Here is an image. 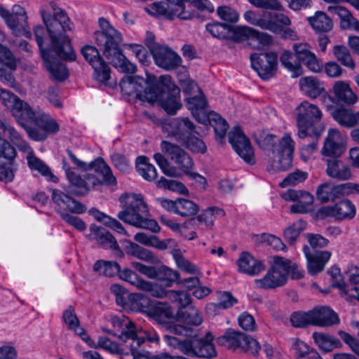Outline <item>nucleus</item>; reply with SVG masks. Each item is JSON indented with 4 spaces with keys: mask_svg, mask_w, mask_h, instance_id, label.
I'll use <instances>...</instances> for the list:
<instances>
[{
    "mask_svg": "<svg viewBox=\"0 0 359 359\" xmlns=\"http://www.w3.org/2000/svg\"><path fill=\"white\" fill-rule=\"evenodd\" d=\"M50 6L52 13L43 10L41 14L49 39L52 40V50H43L41 57L46 68L51 76L55 79L62 81L68 77V72L66 65L57 60L74 61L76 58L67 35L68 32L74 29V23L67 12L56 3L51 1Z\"/></svg>",
    "mask_w": 359,
    "mask_h": 359,
    "instance_id": "1",
    "label": "nucleus"
},
{
    "mask_svg": "<svg viewBox=\"0 0 359 359\" xmlns=\"http://www.w3.org/2000/svg\"><path fill=\"white\" fill-rule=\"evenodd\" d=\"M166 329L168 333L163 336L165 343L184 355L201 358L216 355L212 343L213 338L210 333L207 334L205 338H199L191 328L181 324L169 325Z\"/></svg>",
    "mask_w": 359,
    "mask_h": 359,
    "instance_id": "2",
    "label": "nucleus"
},
{
    "mask_svg": "<svg viewBox=\"0 0 359 359\" xmlns=\"http://www.w3.org/2000/svg\"><path fill=\"white\" fill-rule=\"evenodd\" d=\"M100 30L94 33L96 44L102 48L103 55L119 72L134 74L137 71L135 64L129 61L120 48L121 34L110 22L102 18L99 20Z\"/></svg>",
    "mask_w": 359,
    "mask_h": 359,
    "instance_id": "3",
    "label": "nucleus"
},
{
    "mask_svg": "<svg viewBox=\"0 0 359 359\" xmlns=\"http://www.w3.org/2000/svg\"><path fill=\"white\" fill-rule=\"evenodd\" d=\"M254 137L262 149L271 152L269 170L284 171L292 166L294 144L288 133H285L279 140L265 130H259L255 133Z\"/></svg>",
    "mask_w": 359,
    "mask_h": 359,
    "instance_id": "4",
    "label": "nucleus"
},
{
    "mask_svg": "<svg viewBox=\"0 0 359 359\" xmlns=\"http://www.w3.org/2000/svg\"><path fill=\"white\" fill-rule=\"evenodd\" d=\"M120 202L122 210L117 215L119 219L133 226L149 229L154 233L160 231V226L155 220L147 218L149 214L148 208L140 194H123L120 197Z\"/></svg>",
    "mask_w": 359,
    "mask_h": 359,
    "instance_id": "5",
    "label": "nucleus"
},
{
    "mask_svg": "<svg viewBox=\"0 0 359 359\" xmlns=\"http://www.w3.org/2000/svg\"><path fill=\"white\" fill-rule=\"evenodd\" d=\"M152 95L155 97L149 99V102H158L159 105L169 114H175L182 107L180 102V89L169 75H163L154 84Z\"/></svg>",
    "mask_w": 359,
    "mask_h": 359,
    "instance_id": "6",
    "label": "nucleus"
},
{
    "mask_svg": "<svg viewBox=\"0 0 359 359\" xmlns=\"http://www.w3.org/2000/svg\"><path fill=\"white\" fill-rule=\"evenodd\" d=\"M296 111L299 137L303 139L311 135L318 137L323 130V128L318 125L323 116L319 107L308 101H304L297 107Z\"/></svg>",
    "mask_w": 359,
    "mask_h": 359,
    "instance_id": "7",
    "label": "nucleus"
},
{
    "mask_svg": "<svg viewBox=\"0 0 359 359\" xmlns=\"http://www.w3.org/2000/svg\"><path fill=\"white\" fill-rule=\"evenodd\" d=\"M0 101L10 111L16 122L26 130L27 127L34 117L36 111L29 103L6 89L0 88Z\"/></svg>",
    "mask_w": 359,
    "mask_h": 359,
    "instance_id": "8",
    "label": "nucleus"
},
{
    "mask_svg": "<svg viewBox=\"0 0 359 359\" xmlns=\"http://www.w3.org/2000/svg\"><path fill=\"white\" fill-rule=\"evenodd\" d=\"M31 123H34V126L29 124L25 131L27 136L34 141H44L49 135L56 134L60 130L57 121L42 111H36Z\"/></svg>",
    "mask_w": 359,
    "mask_h": 359,
    "instance_id": "9",
    "label": "nucleus"
},
{
    "mask_svg": "<svg viewBox=\"0 0 359 359\" xmlns=\"http://www.w3.org/2000/svg\"><path fill=\"white\" fill-rule=\"evenodd\" d=\"M0 16L15 36H25L31 39L32 33L27 22V13L20 5H14L11 11L0 7Z\"/></svg>",
    "mask_w": 359,
    "mask_h": 359,
    "instance_id": "10",
    "label": "nucleus"
},
{
    "mask_svg": "<svg viewBox=\"0 0 359 359\" xmlns=\"http://www.w3.org/2000/svg\"><path fill=\"white\" fill-rule=\"evenodd\" d=\"M273 264L261 279H256V285L263 289H274L284 285L287 282L286 268L289 266L285 258L279 256L273 257Z\"/></svg>",
    "mask_w": 359,
    "mask_h": 359,
    "instance_id": "11",
    "label": "nucleus"
},
{
    "mask_svg": "<svg viewBox=\"0 0 359 359\" xmlns=\"http://www.w3.org/2000/svg\"><path fill=\"white\" fill-rule=\"evenodd\" d=\"M120 87L122 93L128 97L147 101L155 97L151 95L154 85L140 76L125 75L120 81Z\"/></svg>",
    "mask_w": 359,
    "mask_h": 359,
    "instance_id": "12",
    "label": "nucleus"
},
{
    "mask_svg": "<svg viewBox=\"0 0 359 359\" xmlns=\"http://www.w3.org/2000/svg\"><path fill=\"white\" fill-rule=\"evenodd\" d=\"M252 69L260 78L268 80L273 77L278 69V54L273 51L250 55Z\"/></svg>",
    "mask_w": 359,
    "mask_h": 359,
    "instance_id": "13",
    "label": "nucleus"
},
{
    "mask_svg": "<svg viewBox=\"0 0 359 359\" xmlns=\"http://www.w3.org/2000/svg\"><path fill=\"white\" fill-rule=\"evenodd\" d=\"M153 15H159L172 20L177 17L182 20H191L194 14L185 10L184 0H168L167 2L154 3L151 7Z\"/></svg>",
    "mask_w": 359,
    "mask_h": 359,
    "instance_id": "14",
    "label": "nucleus"
},
{
    "mask_svg": "<svg viewBox=\"0 0 359 359\" xmlns=\"http://www.w3.org/2000/svg\"><path fill=\"white\" fill-rule=\"evenodd\" d=\"M111 323L115 331L114 337L124 342L130 339L137 346L143 344V338L138 336L140 332L138 327L128 318L114 316L111 318Z\"/></svg>",
    "mask_w": 359,
    "mask_h": 359,
    "instance_id": "15",
    "label": "nucleus"
},
{
    "mask_svg": "<svg viewBox=\"0 0 359 359\" xmlns=\"http://www.w3.org/2000/svg\"><path fill=\"white\" fill-rule=\"evenodd\" d=\"M85 60L94 69L95 79L106 83L110 78V67L100 56L98 50L92 46H85L81 49Z\"/></svg>",
    "mask_w": 359,
    "mask_h": 359,
    "instance_id": "16",
    "label": "nucleus"
},
{
    "mask_svg": "<svg viewBox=\"0 0 359 359\" xmlns=\"http://www.w3.org/2000/svg\"><path fill=\"white\" fill-rule=\"evenodd\" d=\"M355 214V206L349 199L341 200L333 205L324 206L318 210V215L322 219L332 217L336 221L352 219Z\"/></svg>",
    "mask_w": 359,
    "mask_h": 359,
    "instance_id": "17",
    "label": "nucleus"
},
{
    "mask_svg": "<svg viewBox=\"0 0 359 359\" xmlns=\"http://www.w3.org/2000/svg\"><path fill=\"white\" fill-rule=\"evenodd\" d=\"M229 140L236 152L249 164L255 163L254 149L249 139L236 126L229 133Z\"/></svg>",
    "mask_w": 359,
    "mask_h": 359,
    "instance_id": "18",
    "label": "nucleus"
},
{
    "mask_svg": "<svg viewBox=\"0 0 359 359\" xmlns=\"http://www.w3.org/2000/svg\"><path fill=\"white\" fill-rule=\"evenodd\" d=\"M346 150V138L335 129L328 130L321 149L323 160L325 158L340 157Z\"/></svg>",
    "mask_w": 359,
    "mask_h": 359,
    "instance_id": "19",
    "label": "nucleus"
},
{
    "mask_svg": "<svg viewBox=\"0 0 359 359\" xmlns=\"http://www.w3.org/2000/svg\"><path fill=\"white\" fill-rule=\"evenodd\" d=\"M163 152L168 155L184 173L189 172L192 168L194 162L189 154L180 146L167 140H163L161 143Z\"/></svg>",
    "mask_w": 359,
    "mask_h": 359,
    "instance_id": "20",
    "label": "nucleus"
},
{
    "mask_svg": "<svg viewBox=\"0 0 359 359\" xmlns=\"http://www.w3.org/2000/svg\"><path fill=\"white\" fill-rule=\"evenodd\" d=\"M118 277L125 281L130 283L137 288L147 292L154 297H161L165 295L163 287L157 284H154L149 281L144 280L140 278L137 274L129 269H119Z\"/></svg>",
    "mask_w": 359,
    "mask_h": 359,
    "instance_id": "21",
    "label": "nucleus"
},
{
    "mask_svg": "<svg viewBox=\"0 0 359 359\" xmlns=\"http://www.w3.org/2000/svg\"><path fill=\"white\" fill-rule=\"evenodd\" d=\"M295 57L299 65H304L310 71L320 73L323 70V64L316 55L311 50L307 43H294L292 46Z\"/></svg>",
    "mask_w": 359,
    "mask_h": 359,
    "instance_id": "22",
    "label": "nucleus"
},
{
    "mask_svg": "<svg viewBox=\"0 0 359 359\" xmlns=\"http://www.w3.org/2000/svg\"><path fill=\"white\" fill-rule=\"evenodd\" d=\"M167 128L168 136L172 137L176 141L182 144L192 133H199L196 130L193 122L188 118H177L172 119Z\"/></svg>",
    "mask_w": 359,
    "mask_h": 359,
    "instance_id": "23",
    "label": "nucleus"
},
{
    "mask_svg": "<svg viewBox=\"0 0 359 359\" xmlns=\"http://www.w3.org/2000/svg\"><path fill=\"white\" fill-rule=\"evenodd\" d=\"M90 170H94L101 175V179L93 174L91 182L95 188L98 186L116 187V177L114 175L111 168L102 158H97L91 162Z\"/></svg>",
    "mask_w": 359,
    "mask_h": 359,
    "instance_id": "24",
    "label": "nucleus"
},
{
    "mask_svg": "<svg viewBox=\"0 0 359 359\" xmlns=\"http://www.w3.org/2000/svg\"><path fill=\"white\" fill-rule=\"evenodd\" d=\"M51 199L59 210H68L73 213L81 214L86 211V207L59 189L51 190Z\"/></svg>",
    "mask_w": 359,
    "mask_h": 359,
    "instance_id": "25",
    "label": "nucleus"
},
{
    "mask_svg": "<svg viewBox=\"0 0 359 359\" xmlns=\"http://www.w3.org/2000/svg\"><path fill=\"white\" fill-rule=\"evenodd\" d=\"M326 163V174L331 178L345 181L352 177V172L350 165L341 160L339 157L325 158L323 160Z\"/></svg>",
    "mask_w": 359,
    "mask_h": 359,
    "instance_id": "26",
    "label": "nucleus"
},
{
    "mask_svg": "<svg viewBox=\"0 0 359 359\" xmlns=\"http://www.w3.org/2000/svg\"><path fill=\"white\" fill-rule=\"evenodd\" d=\"M152 55L156 64L165 70L174 69L182 63L180 55L165 46H161Z\"/></svg>",
    "mask_w": 359,
    "mask_h": 359,
    "instance_id": "27",
    "label": "nucleus"
},
{
    "mask_svg": "<svg viewBox=\"0 0 359 359\" xmlns=\"http://www.w3.org/2000/svg\"><path fill=\"white\" fill-rule=\"evenodd\" d=\"M304 252L307 259V269L309 273L315 276L321 272L331 257V252L327 250L309 252V248L304 246Z\"/></svg>",
    "mask_w": 359,
    "mask_h": 359,
    "instance_id": "28",
    "label": "nucleus"
},
{
    "mask_svg": "<svg viewBox=\"0 0 359 359\" xmlns=\"http://www.w3.org/2000/svg\"><path fill=\"white\" fill-rule=\"evenodd\" d=\"M312 325L330 327L339 323L338 315L328 306H316L311 310Z\"/></svg>",
    "mask_w": 359,
    "mask_h": 359,
    "instance_id": "29",
    "label": "nucleus"
},
{
    "mask_svg": "<svg viewBox=\"0 0 359 359\" xmlns=\"http://www.w3.org/2000/svg\"><path fill=\"white\" fill-rule=\"evenodd\" d=\"M90 230L93 233L95 239L102 248L111 249L114 250L118 256L121 257H123L124 254L119 248L115 238L106 229L93 224L90 226Z\"/></svg>",
    "mask_w": 359,
    "mask_h": 359,
    "instance_id": "30",
    "label": "nucleus"
},
{
    "mask_svg": "<svg viewBox=\"0 0 359 359\" xmlns=\"http://www.w3.org/2000/svg\"><path fill=\"white\" fill-rule=\"evenodd\" d=\"M15 68V60L11 51L6 46H0V80L13 82L14 79L11 72Z\"/></svg>",
    "mask_w": 359,
    "mask_h": 359,
    "instance_id": "31",
    "label": "nucleus"
},
{
    "mask_svg": "<svg viewBox=\"0 0 359 359\" xmlns=\"http://www.w3.org/2000/svg\"><path fill=\"white\" fill-rule=\"evenodd\" d=\"M69 175V177L67 179L71 186L74 188L72 193L75 196H86L91 189H95V185L91 182L93 174L87 173L82 177L75 172L74 173L70 172Z\"/></svg>",
    "mask_w": 359,
    "mask_h": 359,
    "instance_id": "32",
    "label": "nucleus"
},
{
    "mask_svg": "<svg viewBox=\"0 0 359 359\" xmlns=\"http://www.w3.org/2000/svg\"><path fill=\"white\" fill-rule=\"evenodd\" d=\"M316 194L322 203L333 201L344 196V183L337 185L330 182L323 183L318 187Z\"/></svg>",
    "mask_w": 359,
    "mask_h": 359,
    "instance_id": "33",
    "label": "nucleus"
},
{
    "mask_svg": "<svg viewBox=\"0 0 359 359\" xmlns=\"http://www.w3.org/2000/svg\"><path fill=\"white\" fill-rule=\"evenodd\" d=\"M332 91L337 101L340 103L353 105L358 101V97L352 90L348 81H337L334 82Z\"/></svg>",
    "mask_w": 359,
    "mask_h": 359,
    "instance_id": "34",
    "label": "nucleus"
},
{
    "mask_svg": "<svg viewBox=\"0 0 359 359\" xmlns=\"http://www.w3.org/2000/svg\"><path fill=\"white\" fill-rule=\"evenodd\" d=\"M238 271L250 276H256L264 270V264L248 252L241 253L237 261Z\"/></svg>",
    "mask_w": 359,
    "mask_h": 359,
    "instance_id": "35",
    "label": "nucleus"
},
{
    "mask_svg": "<svg viewBox=\"0 0 359 359\" xmlns=\"http://www.w3.org/2000/svg\"><path fill=\"white\" fill-rule=\"evenodd\" d=\"M25 153L27 154V165L31 170L37 171L48 181L53 182L58 181L57 177L54 175L50 168L42 160L35 156L32 147Z\"/></svg>",
    "mask_w": 359,
    "mask_h": 359,
    "instance_id": "36",
    "label": "nucleus"
},
{
    "mask_svg": "<svg viewBox=\"0 0 359 359\" xmlns=\"http://www.w3.org/2000/svg\"><path fill=\"white\" fill-rule=\"evenodd\" d=\"M301 90L309 97L316 99L323 92V83L316 76H305L300 79L299 82Z\"/></svg>",
    "mask_w": 359,
    "mask_h": 359,
    "instance_id": "37",
    "label": "nucleus"
},
{
    "mask_svg": "<svg viewBox=\"0 0 359 359\" xmlns=\"http://www.w3.org/2000/svg\"><path fill=\"white\" fill-rule=\"evenodd\" d=\"M198 95H193L185 98L189 109L191 111L193 116L199 123H203L206 119V114L204 109L207 106L208 102L204 97V95L198 93Z\"/></svg>",
    "mask_w": 359,
    "mask_h": 359,
    "instance_id": "38",
    "label": "nucleus"
},
{
    "mask_svg": "<svg viewBox=\"0 0 359 359\" xmlns=\"http://www.w3.org/2000/svg\"><path fill=\"white\" fill-rule=\"evenodd\" d=\"M312 337L315 344L323 353H330L335 348H341L343 346L338 338L325 332H314Z\"/></svg>",
    "mask_w": 359,
    "mask_h": 359,
    "instance_id": "39",
    "label": "nucleus"
},
{
    "mask_svg": "<svg viewBox=\"0 0 359 359\" xmlns=\"http://www.w3.org/2000/svg\"><path fill=\"white\" fill-rule=\"evenodd\" d=\"M333 118L342 127L350 128L359 124V111L356 114L350 109L338 107L332 112Z\"/></svg>",
    "mask_w": 359,
    "mask_h": 359,
    "instance_id": "40",
    "label": "nucleus"
},
{
    "mask_svg": "<svg viewBox=\"0 0 359 359\" xmlns=\"http://www.w3.org/2000/svg\"><path fill=\"white\" fill-rule=\"evenodd\" d=\"M134 240L142 245L154 247L158 250H166L176 246V242L173 239L160 241L156 236L148 235L142 232L137 233L134 236Z\"/></svg>",
    "mask_w": 359,
    "mask_h": 359,
    "instance_id": "41",
    "label": "nucleus"
},
{
    "mask_svg": "<svg viewBox=\"0 0 359 359\" xmlns=\"http://www.w3.org/2000/svg\"><path fill=\"white\" fill-rule=\"evenodd\" d=\"M63 320L68 329L74 330V332L80 336L83 340L91 345V339L86 334L85 330L80 326L79 320L76 316L74 309L69 306L63 313Z\"/></svg>",
    "mask_w": 359,
    "mask_h": 359,
    "instance_id": "42",
    "label": "nucleus"
},
{
    "mask_svg": "<svg viewBox=\"0 0 359 359\" xmlns=\"http://www.w3.org/2000/svg\"><path fill=\"white\" fill-rule=\"evenodd\" d=\"M307 20L317 32H328L333 27L332 19L323 11H316L314 15L309 17Z\"/></svg>",
    "mask_w": 359,
    "mask_h": 359,
    "instance_id": "43",
    "label": "nucleus"
},
{
    "mask_svg": "<svg viewBox=\"0 0 359 359\" xmlns=\"http://www.w3.org/2000/svg\"><path fill=\"white\" fill-rule=\"evenodd\" d=\"M264 12L263 11L262 14H259L252 11H248L244 13V18L254 26L276 32L277 27L275 23L266 19V17L264 16Z\"/></svg>",
    "mask_w": 359,
    "mask_h": 359,
    "instance_id": "44",
    "label": "nucleus"
},
{
    "mask_svg": "<svg viewBox=\"0 0 359 359\" xmlns=\"http://www.w3.org/2000/svg\"><path fill=\"white\" fill-rule=\"evenodd\" d=\"M149 316L160 324H165L173 318V312L167 303L156 302L149 310Z\"/></svg>",
    "mask_w": 359,
    "mask_h": 359,
    "instance_id": "45",
    "label": "nucleus"
},
{
    "mask_svg": "<svg viewBox=\"0 0 359 359\" xmlns=\"http://www.w3.org/2000/svg\"><path fill=\"white\" fill-rule=\"evenodd\" d=\"M206 118L214 128L217 140L222 142L229 128L228 123L219 114L214 111L210 112Z\"/></svg>",
    "mask_w": 359,
    "mask_h": 359,
    "instance_id": "46",
    "label": "nucleus"
},
{
    "mask_svg": "<svg viewBox=\"0 0 359 359\" xmlns=\"http://www.w3.org/2000/svg\"><path fill=\"white\" fill-rule=\"evenodd\" d=\"M246 340V334L239 331L229 329L219 339V342L229 348H241L243 341Z\"/></svg>",
    "mask_w": 359,
    "mask_h": 359,
    "instance_id": "47",
    "label": "nucleus"
},
{
    "mask_svg": "<svg viewBox=\"0 0 359 359\" xmlns=\"http://www.w3.org/2000/svg\"><path fill=\"white\" fill-rule=\"evenodd\" d=\"M281 65L292 73V77L297 78L303 74L302 65L290 50H284L280 57Z\"/></svg>",
    "mask_w": 359,
    "mask_h": 359,
    "instance_id": "48",
    "label": "nucleus"
},
{
    "mask_svg": "<svg viewBox=\"0 0 359 359\" xmlns=\"http://www.w3.org/2000/svg\"><path fill=\"white\" fill-rule=\"evenodd\" d=\"M0 126H2L4 131L8 133V137L11 142L15 145L20 151L25 153L29 150L31 146L14 127L4 124L1 120Z\"/></svg>",
    "mask_w": 359,
    "mask_h": 359,
    "instance_id": "49",
    "label": "nucleus"
},
{
    "mask_svg": "<svg viewBox=\"0 0 359 359\" xmlns=\"http://www.w3.org/2000/svg\"><path fill=\"white\" fill-rule=\"evenodd\" d=\"M136 168L139 174L147 181H153L157 177L155 167L148 162L146 156H140L137 158Z\"/></svg>",
    "mask_w": 359,
    "mask_h": 359,
    "instance_id": "50",
    "label": "nucleus"
},
{
    "mask_svg": "<svg viewBox=\"0 0 359 359\" xmlns=\"http://www.w3.org/2000/svg\"><path fill=\"white\" fill-rule=\"evenodd\" d=\"M253 241L258 245H268L276 250H285L286 249V245L281 239L272 234L263 233L254 235Z\"/></svg>",
    "mask_w": 359,
    "mask_h": 359,
    "instance_id": "51",
    "label": "nucleus"
},
{
    "mask_svg": "<svg viewBox=\"0 0 359 359\" xmlns=\"http://www.w3.org/2000/svg\"><path fill=\"white\" fill-rule=\"evenodd\" d=\"M120 269V265L115 261H105L102 259L97 260L93 266V270L107 277H112L118 275Z\"/></svg>",
    "mask_w": 359,
    "mask_h": 359,
    "instance_id": "52",
    "label": "nucleus"
},
{
    "mask_svg": "<svg viewBox=\"0 0 359 359\" xmlns=\"http://www.w3.org/2000/svg\"><path fill=\"white\" fill-rule=\"evenodd\" d=\"M128 253L140 259L145 262L156 264L159 262V259L154 253L147 249H145L135 243H130L128 247Z\"/></svg>",
    "mask_w": 359,
    "mask_h": 359,
    "instance_id": "53",
    "label": "nucleus"
},
{
    "mask_svg": "<svg viewBox=\"0 0 359 359\" xmlns=\"http://www.w3.org/2000/svg\"><path fill=\"white\" fill-rule=\"evenodd\" d=\"M313 196L307 191H301L300 198L297 202L290 207L292 213L305 214L309 212L310 208L313 203Z\"/></svg>",
    "mask_w": 359,
    "mask_h": 359,
    "instance_id": "54",
    "label": "nucleus"
},
{
    "mask_svg": "<svg viewBox=\"0 0 359 359\" xmlns=\"http://www.w3.org/2000/svg\"><path fill=\"white\" fill-rule=\"evenodd\" d=\"M205 27L213 37L220 39H227L231 33L232 29L231 25L219 22L208 23Z\"/></svg>",
    "mask_w": 359,
    "mask_h": 359,
    "instance_id": "55",
    "label": "nucleus"
},
{
    "mask_svg": "<svg viewBox=\"0 0 359 359\" xmlns=\"http://www.w3.org/2000/svg\"><path fill=\"white\" fill-rule=\"evenodd\" d=\"M272 42L273 38L270 34L253 28L250 42H248V44L255 49H262L264 46H270Z\"/></svg>",
    "mask_w": 359,
    "mask_h": 359,
    "instance_id": "56",
    "label": "nucleus"
},
{
    "mask_svg": "<svg viewBox=\"0 0 359 359\" xmlns=\"http://www.w3.org/2000/svg\"><path fill=\"white\" fill-rule=\"evenodd\" d=\"M176 208L177 214L182 217L194 216L199 211V206L196 203L185 198H178Z\"/></svg>",
    "mask_w": 359,
    "mask_h": 359,
    "instance_id": "57",
    "label": "nucleus"
},
{
    "mask_svg": "<svg viewBox=\"0 0 359 359\" xmlns=\"http://www.w3.org/2000/svg\"><path fill=\"white\" fill-rule=\"evenodd\" d=\"M163 290L165 292V295L162 296L161 298L168 297L172 302L178 304L180 308H185L191 302V297L187 292L181 290L166 291L163 288Z\"/></svg>",
    "mask_w": 359,
    "mask_h": 359,
    "instance_id": "58",
    "label": "nucleus"
},
{
    "mask_svg": "<svg viewBox=\"0 0 359 359\" xmlns=\"http://www.w3.org/2000/svg\"><path fill=\"white\" fill-rule=\"evenodd\" d=\"M172 256L175 260L177 267L188 273L198 275L201 273L199 269L193 263L185 259L179 252L173 250Z\"/></svg>",
    "mask_w": 359,
    "mask_h": 359,
    "instance_id": "59",
    "label": "nucleus"
},
{
    "mask_svg": "<svg viewBox=\"0 0 359 359\" xmlns=\"http://www.w3.org/2000/svg\"><path fill=\"white\" fill-rule=\"evenodd\" d=\"M327 11L332 13L335 14L340 18V25L344 29L350 28V22L353 18L351 13L344 6L335 5L330 6Z\"/></svg>",
    "mask_w": 359,
    "mask_h": 359,
    "instance_id": "60",
    "label": "nucleus"
},
{
    "mask_svg": "<svg viewBox=\"0 0 359 359\" xmlns=\"http://www.w3.org/2000/svg\"><path fill=\"white\" fill-rule=\"evenodd\" d=\"M218 303H212L208 306V309H227L238 302L229 292H221L218 297Z\"/></svg>",
    "mask_w": 359,
    "mask_h": 359,
    "instance_id": "61",
    "label": "nucleus"
},
{
    "mask_svg": "<svg viewBox=\"0 0 359 359\" xmlns=\"http://www.w3.org/2000/svg\"><path fill=\"white\" fill-rule=\"evenodd\" d=\"M333 53L336 59L344 66L351 69H354L355 64L346 47L337 45L333 48Z\"/></svg>",
    "mask_w": 359,
    "mask_h": 359,
    "instance_id": "62",
    "label": "nucleus"
},
{
    "mask_svg": "<svg viewBox=\"0 0 359 359\" xmlns=\"http://www.w3.org/2000/svg\"><path fill=\"white\" fill-rule=\"evenodd\" d=\"M306 223L303 220H298L288 226L284 231V238L290 243L296 242L301 232L306 228Z\"/></svg>",
    "mask_w": 359,
    "mask_h": 359,
    "instance_id": "63",
    "label": "nucleus"
},
{
    "mask_svg": "<svg viewBox=\"0 0 359 359\" xmlns=\"http://www.w3.org/2000/svg\"><path fill=\"white\" fill-rule=\"evenodd\" d=\"M196 135L197 134L192 133L182 144L194 153L205 154L207 151V147Z\"/></svg>",
    "mask_w": 359,
    "mask_h": 359,
    "instance_id": "64",
    "label": "nucleus"
}]
</instances>
